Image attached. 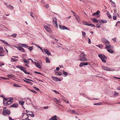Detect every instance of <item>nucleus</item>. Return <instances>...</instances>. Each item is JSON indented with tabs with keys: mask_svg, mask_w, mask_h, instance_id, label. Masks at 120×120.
<instances>
[{
	"mask_svg": "<svg viewBox=\"0 0 120 120\" xmlns=\"http://www.w3.org/2000/svg\"><path fill=\"white\" fill-rule=\"evenodd\" d=\"M4 51L3 50V47L0 46V56H3L4 55L3 53L4 52Z\"/></svg>",
	"mask_w": 120,
	"mask_h": 120,
	"instance_id": "obj_8",
	"label": "nucleus"
},
{
	"mask_svg": "<svg viewBox=\"0 0 120 120\" xmlns=\"http://www.w3.org/2000/svg\"><path fill=\"white\" fill-rule=\"evenodd\" d=\"M112 39L113 41H115V42L116 41V38H115L113 39Z\"/></svg>",
	"mask_w": 120,
	"mask_h": 120,
	"instance_id": "obj_59",
	"label": "nucleus"
},
{
	"mask_svg": "<svg viewBox=\"0 0 120 120\" xmlns=\"http://www.w3.org/2000/svg\"><path fill=\"white\" fill-rule=\"evenodd\" d=\"M100 12L99 11H98L96 12L93 14L92 15L93 16H94L96 15H98L99 14Z\"/></svg>",
	"mask_w": 120,
	"mask_h": 120,
	"instance_id": "obj_23",
	"label": "nucleus"
},
{
	"mask_svg": "<svg viewBox=\"0 0 120 120\" xmlns=\"http://www.w3.org/2000/svg\"><path fill=\"white\" fill-rule=\"evenodd\" d=\"M17 34H16V33H15V34H12L11 36L13 37H14V38H16V36H17Z\"/></svg>",
	"mask_w": 120,
	"mask_h": 120,
	"instance_id": "obj_30",
	"label": "nucleus"
},
{
	"mask_svg": "<svg viewBox=\"0 0 120 120\" xmlns=\"http://www.w3.org/2000/svg\"><path fill=\"white\" fill-rule=\"evenodd\" d=\"M44 51L46 54H47L49 56H51V54L49 50L46 49H44Z\"/></svg>",
	"mask_w": 120,
	"mask_h": 120,
	"instance_id": "obj_10",
	"label": "nucleus"
},
{
	"mask_svg": "<svg viewBox=\"0 0 120 120\" xmlns=\"http://www.w3.org/2000/svg\"><path fill=\"white\" fill-rule=\"evenodd\" d=\"M23 61L25 63H27L29 64V61H27L26 59L24 58L23 59Z\"/></svg>",
	"mask_w": 120,
	"mask_h": 120,
	"instance_id": "obj_29",
	"label": "nucleus"
},
{
	"mask_svg": "<svg viewBox=\"0 0 120 120\" xmlns=\"http://www.w3.org/2000/svg\"><path fill=\"white\" fill-rule=\"evenodd\" d=\"M18 105V104L17 103H16L12 105H11V107H14V108H17Z\"/></svg>",
	"mask_w": 120,
	"mask_h": 120,
	"instance_id": "obj_21",
	"label": "nucleus"
},
{
	"mask_svg": "<svg viewBox=\"0 0 120 120\" xmlns=\"http://www.w3.org/2000/svg\"><path fill=\"white\" fill-rule=\"evenodd\" d=\"M44 28L45 30L48 32H51V30L50 28L48 27L47 25H45L44 26Z\"/></svg>",
	"mask_w": 120,
	"mask_h": 120,
	"instance_id": "obj_13",
	"label": "nucleus"
},
{
	"mask_svg": "<svg viewBox=\"0 0 120 120\" xmlns=\"http://www.w3.org/2000/svg\"><path fill=\"white\" fill-rule=\"evenodd\" d=\"M34 72V73H37V74H40V75H41V74L40 73V72H38L37 71H35Z\"/></svg>",
	"mask_w": 120,
	"mask_h": 120,
	"instance_id": "obj_50",
	"label": "nucleus"
},
{
	"mask_svg": "<svg viewBox=\"0 0 120 120\" xmlns=\"http://www.w3.org/2000/svg\"><path fill=\"white\" fill-rule=\"evenodd\" d=\"M14 46L18 50L20 51L21 52H25V51L23 48L20 46L17 47L15 45H14Z\"/></svg>",
	"mask_w": 120,
	"mask_h": 120,
	"instance_id": "obj_7",
	"label": "nucleus"
},
{
	"mask_svg": "<svg viewBox=\"0 0 120 120\" xmlns=\"http://www.w3.org/2000/svg\"><path fill=\"white\" fill-rule=\"evenodd\" d=\"M114 94L115 95H118L119 94V93L115 91L114 92Z\"/></svg>",
	"mask_w": 120,
	"mask_h": 120,
	"instance_id": "obj_58",
	"label": "nucleus"
},
{
	"mask_svg": "<svg viewBox=\"0 0 120 120\" xmlns=\"http://www.w3.org/2000/svg\"><path fill=\"white\" fill-rule=\"evenodd\" d=\"M8 99L6 98H4L3 101H4H4H8Z\"/></svg>",
	"mask_w": 120,
	"mask_h": 120,
	"instance_id": "obj_43",
	"label": "nucleus"
},
{
	"mask_svg": "<svg viewBox=\"0 0 120 120\" xmlns=\"http://www.w3.org/2000/svg\"><path fill=\"white\" fill-rule=\"evenodd\" d=\"M83 65H87L88 64L87 63H85L84 62H83Z\"/></svg>",
	"mask_w": 120,
	"mask_h": 120,
	"instance_id": "obj_52",
	"label": "nucleus"
},
{
	"mask_svg": "<svg viewBox=\"0 0 120 120\" xmlns=\"http://www.w3.org/2000/svg\"><path fill=\"white\" fill-rule=\"evenodd\" d=\"M56 75L57 74L59 76H61L62 75V73L60 72H57L55 73Z\"/></svg>",
	"mask_w": 120,
	"mask_h": 120,
	"instance_id": "obj_35",
	"label": "nucleus"
},
{
	"mask_svg": "<svg viewBox=\"0 0 120 120\" xmlns=\"http://www.w3.org/2000/svg\"><path fill=\"white\" fill-rule=\"evenodd\" d=\"M3 111L2 112V114L4 116H5L7 115H9L10 114L11 112L9 110L3 109Z\"/></svg>",
	"mask_w": 120,
	"mask_h": 120,
	"instance_id": "obj_4",
	"label": "nucleus"
},
{
	"mask_svg": "<svg viewBox=\"0 0 120 120\" xmlns=\"http://www.w3.org/2000/svg\"><path fill=\"white\" fill-rule=\"evenodd\" d=\"M82 35L83 36H84L86 34V33L85 32L82 31Z\"/></svg>",
	"mask_w": 120,
	"mask_h": 120,
	"instance_id": "obj_45",
	"label": "nucleus"
},
{
	"mask_svg": "<svg viewBox=\"0 0 120 120\" xmlns=\"http://www.w3.org/2000/svg\"><path fill=\"white\" fill-rule=\"evenodd\" d=\"M33 87L36 90H39L38 88H37L36 87L34 86Z\"/></svg>",
	"mask_w": 120,
	"mask_h": 120,
	"instance_id": "obj_53",
	"label": "nucleus"
},
{
	"mask_svg": "<svg viewBox=\"0 0 120 120\" xmlns=\"http://www.w3.org/2000/svg\"><path fill=\"white\" fill-rule=\"evenodd\" d=\"M44 109H47L48 108V106L44 107L43 108Z\"/></svg>",
	"mask_w": 120,
	"mask_h": 120,
	"instance_id": "obj_63",
	"label": "nucleus"
},
{
	"mask_svg": "<svg viewBox=\"0 0 120 120\" xmlns=\"http://www.w3.org/2000/svg\"><path fill=\"white\" fill-rule=\"evenodd\" d=\"M59 28L61 30H69L68 28L65 26L59 25Z\"/></svg>",
	"mask_w": 120,
	"mask_h": 120,
	"instance_id": "obj_9",
	"label": "nucleus"
},
{
	"mask_svg": "<svg viewBox=\"0 0 120 120\" xmlns=\"http://www.w3.org/2000/svg\"><path fill=\"white\" fill-rule=\"evenodd\" d=\"M16 67L18 68H20L21 70L22 71L26 74H30V73L27 72L25 69L26 68L20 65H17Z\"/></svg>",
	"mask_w": 120,
	"mask_h": 120,
	"instance_id": "obj_2",
	"label": "nucleus"
},
{
	"mask_svg": "<svg viewBox=\"0 0 120 120\" xmlns=\"http://www.w3.org/2000/svg\"><path fill=\"white\" fill-rule=\"evenodd\" d=\"M19 46H20L21 45H22V47L26 48L29 47V46L28 45L25 44H19Z\"/></svg>",
	"mask_w": 120,
	"mask_h": 120,
	"instance_id": "obj_20",
	"label": "nucleus"
},
{
	"mask_svg": "<svg viewBox=\"0 0 120 120\" xmlns=\"http://www.w3.org/2000/svg\"><path fill=\"white\" fill-rule=\"evenodd\" d=\"M107 15L108 17H109V18H111L112 17V16L109 13H108Z\"/></svg>",
	"mask_w": 120,
	"mask_h": 120,
	"instance_id": "obj_39",
	"label": "nucleus"
},
{
	"mask_svg": "<svg viewBox=\"0 0 120 120\" xmlns=\"http://www.w3.org/2000/svg\"><path fill=\"white\" fill-rule=\"evenodd\" d=\"M0 78H2V79H5L8 80V79H9L8 78H5V77H1Z\"/></svg>",
	"mask_w": 120,
	"mask_h": 120,
	"instance_id": "obj_54",
	"label": "nucleus"
},
{
	"mask_svg": "<svg viewBox=\"0 0 120 120\" xmlns=\"http://www.w3.org/2000/svg\"><path fill=\"white\" fill-rule=\"evenodd\" d=\"M11 60H12V61H16L18 60V59H16L15 58H11Z\"/></svg>",
	"mask_w": 120,
	"mask_h": 120,
	"instance_id": "obj_37",
	"label": "nucleus"
},
{
	"mask_svg": "<svg viewBox=\"0 0 120 120\" xmlns=\"http://www.w3.org/2000/svg\"><path fill=\"white\" fill-rule=\"evenodd\" d=\"M75 18L76 20L78 22H79L80 19H79V17L78 15H76L75 17Z\"/></svg>",
	"mask_w": 120,
	"mask_h": 120,
	"instance_id": "obj_28",
	"label": "nucleus"
},
{
	"mask_svg": "<svg viewBox=\"0 0 120 120\" xmlns=\"http://www.w3.org/2000/svg\"><path fill=\"white\" fill-rule=\"evenodd\" d=\"M107 50L109 52L111 53H113V51L112 50H111V49H107Z\"/></svg>",
	"mask_w": 120,
	"mask_h": 120,
	"instance_id": "obj_27",
	"label": "nucleus"
},
{
	"mask_svg": "<svg viewBox=\"0 0 120 120\" xmlns=\"http://www.w3.org/2000/svg\"><path fill=\"white\" fill-rule=\"evenodd\" d=\"M33 46H31V47H30L28 48V49L30 51H32L33 49Z\"/></svg>",
	"mask_w": 120,
	"mask_h": 120,
	"instance_id": "obj_38",
	"label": "nucleus"
},
{
	"mask_svg": "<svg viewBox=\"0 0 120 120\" xmlns=\"http://www.w3.org/2000/svg\"><path fill=\"white\" fill-rule=\"evenodd\" d=\"M89 26H90L92 27H95V26L93 24H89Z\"/></svg>",
	"mask_w": 120,
	"mask_h": 120,
	"instance_id": "obj_42",
	"label": "nucleus"
},
{
	"mask_svg": "<svg viewBox=\"0 0 120 120\" xmlns=\"http://www.w3.org/2000/svg\"><path fill=\"white\" fill-rule=\"evenodd\" d=\"M24 103V101H19V103L22 106L23 105Z\"/></svg>",
	"mask_w": 120,
	"mask_h": 120,
	"instance_id": "obj_36",
	"label": "nucleus"
},
{
	"mask_svg": "<svg viewBox=\"0 0 120 120\" xmlns=\"http://www.w3.org/2000/svg\"><path fill=\"white\" fill-rule=\"evenodd\" d=\"M101 40L102 41L105 45H108L109 44V41L105 38H102Z\"/></svg>",
	"mask_w": 120,
	"mask_h": 120,
	"instance_id": "obj_5",
	"label": "nucleus"
},
{
	"mask_svg": "<svg viewBox=\"0 0 120 120\" xmlns=\"http://www.w3.org/2000/svg\"><path fill=\"white\" fill-rule=\"evenodd\" d=\"M117 90H120V86H118L117 88Z\"/></svg>",
	"mask_w": 120,
	"mask_h": 120,
	"instance_id": "obj_60",
	"label": "nucleus"
},
{
	"mask_svg": "<svg viewBox=\"0 0 120 120\" xmlns=\"http://www.w3.org/2000/svg\"><path fill=\"white\" fill-rule=\"evenodd\" d=\"M8 76H11L12 77H13L14 75L12 74H10L8 75Z\"/></svg>",
	"mask_w": 120,
	"mask_h": 120,
	"instance_id": "obj_47",
	"label": "nucleus"
},
{
	"mask_svg": "<svg viewBox=\"0 0 120 120\" xmlns=\"http://www.w3.org/2000/svg\"><path fill=\"white\" fill-rule=\"evenodd\" d=\"M102 68L104 70L107 71H113V70H111L110 68H108L107 67H106L105 66H102Z\"/></svg>",
	"mask_w": 120,
	"mask_h": 120,
	"instance_id": "obj_11",
	"label": "nucleus"
},
{
	"mask_svg": "<svg viewBox=\"0 0 120 120\" xmlns=\"http://www.w3.org/2000/svg\"><path fill=\"white\" fill-rule=\"evenodd\" d=\"M53 91L56 94H59V92L56 91L55 90H53Z\"/></svg>",
	"mask_w": 120,
	"mask_h": 120,
	"instance_id": "obj_48",
	"label": "nucleus"
},
{
	"mask_svg": "<svg viewBox=\"0 0 120 120\" xmlns=\"http://www.w3.org/2000/svg\"><path fill=\"white\" fill-rule=\"evenodd\" d=\"M38 48L40 49L41 50L42 52H43V50L41 48V47H38Z\"/></svg>",
	"mask_w": 120,
	"mask_h": 120,
	"instance_id": "obj_61",
	"label": "nucleus"
},
{
	"mask_svg": "<svg viewBox=\"0 0 120 120\" xmlns=\"http://www.w3.org/2000/svg\"><path fill=\"white\" fill-rule=\"evenodd\" d=\"M45 7L47 8H48L49 7V4H47L45 6Z\"/></svg>",
	"mask_w": 120,
	"mask_h": 120,
	"instance_id": "obj_49",
	"label": "nucleus"
},
{
	"mask_svg": "<svg viewBox=\"0 0 120 120\" xmlns=\"http://www.w3.org/2000/svg\"><path fill=\"white\" fill-rule=\"evenodd\" d=\"M8 101L7 102V105H9L11 104V102L12 101L13 98H10L8 99Z\"/></svg>",
	"mask_w": 120,
	"mask_h": 120,
	"instance_id": "obj_14",
	"label": "nucleus"
},
{
	"mask_svg": "<svg viewBox=\"0 0 120 120\" xmlns=\"http://www.w3.org/2000/svg\"><path fill=\"white\" fill-rule=\"evenodd\" d=\"M63 74L64 75V76L66 77L68 75V72L65 71L64 70L63 71Z\"/></svg>",
	"mask_w": 120,
	"mask_h": 120,
	"instance_id": "obj_25",
	"label": "nucleus"
},
{
	"mask_svg": "<svg viewBox=\"0 0 120 120\" xmlns=\"http://www.w3.org/2000/svg\"><path fill=\"white\" fill-rule=\"evenodd\" d=\"M91 19L92 21L94 23H97L98 21V20L96 18H92Z\"/></svg>",
	"mask_w": 120,
	"mask_h": 120,
	"instance_id": "obj_19",
	"label": "nucleus"
},
{
	"mask_svg": "<svg viewBox=\"0 0 120 120\" xmlns=\"http://www.w3.org/2000/svg\"><path fill=\"white\" fill-rule=\"evenodd\" d=\"M46 62L47 63H50V61L49 59L47 57H46Z\"/></svg>",
	"mask_w": 120,
	"mask_h": 120,
	"instance_id": "obj_33",
	"label": "nucleus"
},
{
	"mask_svg": "<svg viewBox=\"0 0 120 120\" xmlns=\"http://www.w3.org/2000/svg\"><path fill=\"white\" fill-rule=\"evenodd\" d=\"M25 79L26 80H27L29 81H32L33 82H34V81H33L32 80H31L30 79H26V78H25Z\"/></svg>",
	"mask_w": 120,
	"mask_h": 120,
	"instance_id": "obj_51",
	"label": "nucleus"
},
{
	"mask_svg": "<svg viewBox=\"0 0 120 120\" xmlns=\"http://www.w3.org/2000/svg\"><path fill=\"white\" fill-rule=\"evenodd\" d=\"M83 63H82V62L80 63L79 65V66L80 67H82L83 66Z\"/></svg>",
	"mask_w": 120,
	"mask_h": 120,
	"instance_id": "obj_41",
	"label": "nucleus"
},
{
	"mask_svg": "<svg viewBox=\"0 0 120 120\" xmlns=\"http://www.w3.org/2000/svg\"><path fill=\"white\" fill-rule=\"evenodd\" d=\"M27 115H29L30 116H31V117H34V114H33L32 113L31 114H26Z\"/></svg>",
	"mask_w": 120,
	"mask_h": 120,
	"instance_id": "obj_31",
	"label": "nucleus"
},
{
	"mask_svg": "<svg viewBox=\"0 0 120 120\" xmlns=\"http://www.w3.org/2000/svg\"><path fill=\"white\" fill-rule=\"evenodd\" d=\"M120 22L119 21H118L116 23L115 25V26H116L117 25V24H120Z\"/></svg>",
	"mask_w": 120,
	"mask_h": 120,
	"instance_id": "obj_56",
	"label": "nucleus"
},
{
	"mask_svg": "<svg viewBox=\"0 0 120 120\" xmlns=\"http://www.w3.org/2000/svg\"><path fill=\"white\" fill-rule=\"evenodd\" d=\"M7 7L8 8L11 9H13L14 8L13 7L11 6L10 4L7 5Z\"/></svg>",
	"mask_w": 120,
	"mask_h": 120,
	"instance_id": "obj_24",
	"label": "nucleus"
},
{
	"mask_svg": "<svg viewBox=\"0 0 120 120\" xmlns=\"http://www.w3.org/2000/svg\"><path fill=\"white\" fill-rule=\"evenodd\" d=\"M85 55L84 52H82L79 56L80 59L79 60H80L82 61L86 60V58L85 57Z\"/></svg>",
	"mask_w": 120,
	"mask_h": 120,
	"instance_id": "obj_1",
	"label": "nucleus"
},
{
	"mask_svg": "<svg viewBox=\"0 0 120 120\" xmlns=\"http://www.w3.org/2000/svg\"><path fill=\"white\" fill-rule=\"evenodd\" d=\"M1 41L2 42L6 44L7 45H8V46L9 45V44L7 42H6V41H5L4 40H2Z\"/></svg>",
	"mask_w": 120,
	"mask_h": 120,
	"instance_id": "obj_34",
	"label": "nucleus"
},
{
	"mask_svg": "<svg viewBox=\"0 0 120 120\" xmlns=\"http://www.w3.org/2000/svg\"><path fill=\"white\" fill-rule=\"evenodd\" d=\"M72 12L73 13V14L74 15V16L75 17L76 16V14L74 12H73V11H72Z\"/></svg>",
	"mask_w": 120,
	"mask_h": 120,
	"instance_id": "obj_55",
	"label": "nucleus"
},
{
	"mask_svg": "<svg viewBox=\"0 0 120 120\" xmlns=\"http://www.w3.org/2000/svg\"><path fill=\"white\" fill-rule=\"evenodd\" d=\"M53 100L57 102L58 103H60V100H58L56 98H53Z\"/></svg>",
	"mask_w": 120,
	"mask_h": 120,
	"instance_id": "obj_22",
	"label": "nucleus"
},
{
	"mask_svg": "<svg viewBox=\"0 0 120 120\" xmlns=\"http://www.w3.org/2000/svg\"><path fill=\"white\" fill-rule=\"evenodd\" d=\"M30 15L33 18H34V16L33 15H31V14H33V13L32 12V13H30Z\"/></svg>",
	"mask_w": 120,
	"mask_h": 120,
	"instance_id": "obj_62",
	"label": "nucleus"
},
{
	"mask_svg": "<svg viewBox=\"0 0 120 120\" xmlns=\"http://www.w3.org/2000/svg\"><path fill=\"white\" fill-rule=\"evenodd\" d=\"M98 46L100 48H101L103 47V45H98Z\"/></svg>",
	"mask_w": 120,
	"mask_h": 120,
	"instance_id": "obj_46",
	"label": "nucleus"
},
{
	"mask_svg": "<svg viewBox=\"0 0 120 120\" xmlns=\"http://www.w3.org/2000/svg\"><path fill=\"white\" fill-rule=\"evenodd\" d=\"M88 41H89L88 43L89 44H90L91 43L90 40L89 38H88Z\"/></svg>",
	"mask_w": 120,
	"mask_h": 120,
	"instance_id": "obj_57",
	"label": "nucleus"
},
{
	"mask_svg": "<svg viewBox=\"0 0 120 120\" xmlns=\"http://www.w3.org/2000/svg\"><path fill=\"white\" fill-rule=\"evenodd\" d=\"M53 20L52 22L54 25H55V26L57 28H58V25L56 21V17H54L53 18Z\"/></svg>",
	"mask_w": 120,
	"mask_h": 120,
	"instance_id": "obj_6",
	"label": "nucleus"
},
{
	"mask_svg": "<svg viewBox=\"0 0 120 120\" xmlns=\"http://www.w3.org/2000/svg\"><path fill=\"white\" fill-rule=\"evenodd\" d=\"M82 23L85 25L89 26V24L87 22L85 21H83L82 22Z\"/></svg>",
	"mask_w": 120,
	"mask_h": 120,
	"instance_id": "obj_26",
	"label": "nucleus"
},
{
	"mask_svg": "<svg viewBox=\"0 0 120 120\" xmlns=\"http://www.w3.org/2000/svg\"><path fill=\"white\" fill-rule=\"evenodd\" d=\"M52 78L53 80H54L56 81H60L61 80L57 77H55L52 76Z\"/></svg>",
	"mask_w": 120,
	"mask_h": 120,
	"instance_id": "obj_17",
	"label": "nucleus"
},
{
	"mask_svg": "<svg viewBox=\"0 0 120 120\" xmlns=\"http://www.w3.org/2000/svg\"><path fill=\"white\" fill-rule=\"evenodd\" d=\"M50 120H57V116L56 115L52 116Z\"/></svg>",
	"mask_w": 120,
	"mask_h": 120,
	"instance_id": "obj_18",
	"label": "nucleus"
},
{
	"mask_svg": "<svg viewBox=\"0 0 120 120\" xmlns=\"http://www.w3.org/2000/svg\"><path fill=\"white\" fill-rule=\"evenodd\" d=\"M106 45V46L105 48V49H106L107 50L108 49H112L113 48V46H112L110 45Z\"/></svg>",
	"mask_w": 120,
	"mask_h": 120,
	"instance_id": "obj_12",
	"label": "nucleus"
},
{
	"mask_svg": "<svg viewBox=\"0 0 120 120\" xmlns=\"http://www.w3.org/2000/svg\"><path fill=\"white\" fill-rule=\"evenodd\" d=\"M34 63H35L36 65V66L39 69H41V66L40 65L39 63L38 62L36 63L34 62Z\"/></svg>",
	"mask_w": 120,
	"mask_h": 120,
	"instance_id": "obj_16",
	"label": "nucleus"
},
{
	"mask_svg": "<svg viewBox=\"0 0 120 120\" xmlns=\"http://www.w3.org/2000/svg\"><path fill=\"white\" fill-rule=\"evenodd\" d=\"M24 120H30V119H29L28 118H27V117H26V118H25V119H24Z\"/></svg>",
	"mask_w": 120,
	"mask_h": 120,
	"instance_id": "obj_64",
	"label": "nucleus"
},
{
	"mask_svg": "<svg viewBox=\"0 0 120 120\" xmlns=\"http://www.w3.org/2000/svg\"><path fill=\"white\" fill-rule=\"evenodd\" d=\"M113 19L114 20H116V16H115V15H113L112 16Z\"/></svg>",
	"mask_w": 120,
	"mask_h": 120,
	"instance_id": "obj_44",
	"label": "nucleus"
},
{
	"mask_svg": "<svg viewBox=\"0 0 120 120\" xmlns=\"http://www.w3.org/2000/svg\"><path fill=\"white\" fill-rule=\"evenodd\" d=\"M98 56L101 58L103 62L105 63L106 61L105 59H106L107 57L103 54H100L98 55Z\"/></svg>",
	"mask_w": 120,
	"mask_h": 120,
	"instance_id": "obj_3",
	"label": "nucleus"
},
{
	"mask_svg": "<svg viewBox=\"0 0 120 120\" xmlns=\"http://www.w3.org/2000/svg\"><path fill=\"white\" fill-rule=\"evenodd\" d=\"M101 21L102 22L101 23H106L107 22V20H106L101 19Z\"/></svg>",
	"mask_w": 120,
	"mask_h": 120,
	"instance_id": "obj_32",
	"label": "nucleus"
},
{
	"mask_svg": "<svg viewBox=\"0 0 120 120\" xmlns=\"http://www.w3.org/2000/svg\"><path fill=\"white\" fill-rule=\"evenodd\" d=\"M68 112H70L72 114H74L76 115H79V114L75 110H71L70 111H68Z\"/></svg>",
	"mask_w": 120,
	"mask_h": 120,
	"instance_id": "obj_15",
	"label": "nucleus"
},
{
	"mask_svg": "<svg viewBox=\"0 0 120 120\" xmlns=\"http://www.w3.org/2000/svg\"><path fill=\"white\" fill-rule=\"evenodd\" d=\"M28 90H30V91H31L32 92H33V93H37V92L35 91L34 90H30V89H28Z\"/></svg>",
	"mask_w": 120,
	"mask_h": 120,
	"instance_id": "obj_40",
	"label": "nucleus"
}]
</instances>
